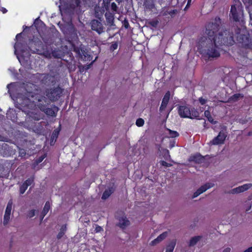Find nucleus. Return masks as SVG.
I'll use <instances>...</instances> for the list:
<instances>
[{"label":"nucleus","mask_w":252,"mask_h":252,"mask_svg":"<svg viewBox=\"0 0 252 252\" xmlns=\"http://www.w3.org/2000/svg\"><path fill=\"white\" fill-rule=\"evenodd\" d=\"M65 230H66V226L65 225L62 226L60 229V231L59 232V233H58V234L57 235L58 239H60L63 236V235H64V234L65 233Z\"/></svg>","instance_id":"393cba45"},{"label":"nucleus","mask_w":252,"mask_h":252,"mask_svg":"<svg viewBox=\"0 0 252 252\" xmlns=\"http://www.w3.org/2000/svg\"><path fill=\"white\" fill-rule=\"evenodd\" d=\"M176 244V241L175 240H173L172 241H171L167 246L165 252H173L174 249L175 247Z\"/></svg>","instance_id":"6ab92c4d"},{"label":"nucleus","mask_w":252,"mask_h":252,"mask_svg":"<svg viewBox=\"0 0 252 252\" xmlns=\"http://www.w3.org/2000/svg\"><path fill=\"white\" fill-rule=\"evenodd\" d=\"M240 96H242L240 94H237L233 95V97L234 99H237Z\"/></svg>","instance_id":"58836bf2"},{"label":"nucleus","mask_w":252,"mask_h":252,"mask_svg":"<svg viewBox=\"0 0 252 252\" xmlns=\"http://www.w3.org/2000/svg\"><path fill=\"white\" fill-rule=\"evenodd\" d=\"M81 58L85 61H91L92 60V57L87 52L84 50H81V53H80Z\"/></svg>","instance_id":"f3484780"},{"label":"nucleus","mask_w":252,"mask_h":252,"mask_svg":"<svg viewBox=\"0 0 252 252\" xmlns=\"http://www.w3.org/2000/svg\"><path fill=\"white\" fill-rule=\"evenodd\" d=\"M160 164L163 166L169 167L171 166V164L166 162L165 161L162 160L160 162Z\"/></svg>","instance_id":"7c9ffc66"},{"label":"nucleus","mask_w":252,"mask_h":252,"mask_svg":"<svg viewBox=\"0 0 252 252\" xmlns=\"http://www.w3.org/2000/svg\"><path fill=\"white\" fill-rule=\"evenodd\" d=\"M222 35L220 32L219 36L213 38H202L199 41L198 49L203 56L208 58H218L220 56V47L223 45H232L234 43L233 36L229 35L226 39H220V36Z\"/></svg>","instance_id":"f257e3e1"},{"label":"nucleus","mask_w":252,"mask_h":252,"mask_svg":"<svg viewBox=\"0 0 252 252\" xmlns=\"http://www.w3.org/2000/svg\"><path fill=\"white\" fill-rule=\"evenodd\" d=\"M144 124V121L141 118L138 119L136 121V125L138 126H142Z\"/></svg>","instance_id":"cd10ccee"},{"label":"nucleus","mask_w":252,"mask_h":252,"mask_svg":"<svg viewBox=\"0 0 252 252\" xmlns=\"http://www.w3.org/2000/svg\"><path fill=\"white\" fill-rule=\"evenodd\" d=\"M251 208H252V205L250 203H249L248 204L247 207L246 208V211L249 212V211L251 210Z\"/></svg>","instance_id":"e433bc0d"},{"label":"nucleus","mask_w":252,"mask_h":252,"mask_svg":"<svg viewBox=\"0 0 252 252\" xmlns=\"http://www.w3.org/2000/svg\"><path fill=\"white\" fill-rule=\"evenodd\" d=\"M198 157H201V156L200 155L194 156L193 157V160L195 161H197V158Z\"/></svg>","instance_id":"c03bdc74"},{"label":"nucleus","mask_w":252,"mask_h":252,"mask_svg":"<svg viewBox=\"0 0 252 252\" xmlns=\"http://www.w3.org/2000/svg\"><path fill=\"white\" fill-rule=\"evenodd\" d=\"M178 113L182 118H189L190 119L197 118L199 117L198 112L195 109H190L186 106H179L178 107Z\"/></svg>","instance_id":"20e7f679"},{"label":"nucleus","mask_w":252,"mask_h":252,"mask_svg":"<svg viewBox=\"0 0 252 252\" xmlns=\"http://www.w3.org/2000/svg\"><path fill=\"white\" fill-rule=\"evenodd\" d=\"M50 208V203L49 202H47L45 206L44 207L43 210L42 212V217L41 220H42L44 218V217L47 214V213L48 212Z\"/></svg>","instance_id":"aec40b11"},{"label":"nucleus","mask_w":252,"mask_h":252,"mask_svg":"<svg viewBox=\"0 0 252 252\" xmlns=\"http://www.w3.org/2000/svg\"><path fill=\"white\" fill-rule=\"evenodd\" d=\"M41 111L43 112L46 115L53 117L56 116L57 113L59 111V108L55 105L52 106L51 108L45 107Z\"/></svg>","instance_id":"ddd939ff"},{"label":"nucleus","mask_w":252,"mask_h":252,"mask_svg":"<svg viewBox=\"0 0 252 252\" xmlns=\"http://www.w3.org/2000/svg\"><path fill=\"white\" fill-rule=\"evenodd\" d=\"M204 115L206 118H208L211 116L210 112L208 110H206L204 112Z\"/></svg>","instance_id":"f704fd0d"},{"label":"nucleus","mask_w":252,"mask_h":252,"mask_svg":"<svg viewBox=\"0 0 252 252\" xmlns=\"http://www.w3.org/2000/svg\"><path fill=\"white\" fill-rule=\"evenodd\" d=\"M112 190L111 189H106L103 192L102 195V199L105 200L108 198L109 196L112 194Z\"/></svg>","instance_id":"b1692460"},{"label":"nucleus","mask_w":252,"mask_h":252,"mask_svg":"<svg viewBox=\"0 0 252 252\" xmlns=\"http://www.w3.org/2000/svg\"><path fill=\"white\" fill-rule=\"evenodd\" d=\"M35 210H32L28 212V216L29 218H32L35 215Z\"/></svg>","instance_id":"c756f323"},{"label":"nucleus","mask_w":252,"mask_h":252,"mask_svg":"<svg viewBox=\"0 0 252 252\" xmlns=\"http://www.w3.org/2000/svg\"><path fill=\"white\" fill-rule=\"evenodd\" d=\"M130 224L129 220L126 217H122L119 219L118 225L122 228L124 229Z\"/></svg>","instance_id":"dca6fc26"},{"label":"nucleus","mask_w":252,"mask_h":252,"mask_svg":"<svg viewBox=\"0 0 252 252\" xmlns=\"http://www.w3.org/2000/svg\"><path fill=\"white\" fill-rule=\"evenodd\" d=\"M200 236H197L192 237L189 242V246L192 247L195 245L201 239Z\"/></svg>","instance_id":"a211bd4d"},{"label":"nucleus","mask_w":252,"mask_h":252,"mask_svg":"<svg viewBox=\"0 0 252 252\" xmlns=\"http://www.w3.org/2000/svg\"><path fill=\"white\" fill-rule=\"evenodd\" d=\"M168 233L164 232L159 235L156 239L152 241L150 244L152 246L155 245L159 242H161L162 240L165 239L167 236Z\"/></svg>","instance_id":"2eb2a0df"},{"label":"nucleus","mask_w":252,"mask_h":252,"mask_svg":"<svg viewBox=\"0 0 252 252\" xmlns=\"http://www.w3.org/2000/svg\"><path fill=\"white\" fill-rule=\"evenodd\" d=\"M28 114L31 118L36 121L39 120L42 117L41 115L39 112L36 114H33V112H29Z\"/></svg>","instance_id":"412c9836"},{"label":"nucleus","mask_w":252,"mask_h":252,"mask_svg":"<svg viewBox=\"0 0 252 252\" xmlns=\"http://www.w3.org/2000/svg\"><path fill=\"white\" fill-rule=\"evenodd\" d=\"M102 230V228L101 227L99 226H97L95 228V231L96 232H99L101 231Z\"/></svg>","instance_id":"c9c22d12"},{"label":"nucleus","mask_w":252,"mask_h":252,"mask_svg":"<svg viewBox=\"0 0 252 252\" xmlns=\"http://www.w3.org/2000/svg\"><path fill=\"white\" fill-rule=\"evenodd\" d=\"M165 132L166 134L168 135L170 137L174 138L179 136V133L177 131L171 130L169 129H167Z\"/></svg>","instance_id":"4be33fe9"},{"label":"nucleus","mask_w":252,"mask_h":252,"mask_svg":"<svg viewBox=\"0 0 252 252\" xmlns=\"http://www.w3.org/2000/svg\"><path fill=\"white\" fill-rule=\"evenodd\" d=\"M62 93V90L60 87L50 89L46 92V96L50 101H55L58 100Z\"/></svg>","instance_id":"423d86ee"},{"label":"nucleus","mask_w":252,"mask_h":252,"mask_svg":"<svg viewBox=\"0 0 252 252\" xmlns=\"http://www.w3.org/2000/svg\"><path fill=\"white\" fill-rule=\"evenodd\" d=\"M72 30H73L74 32H73V33H72V38L75 39V38H77V33H76V32L73 29H72Z\"/></svg>","instance_id":"ea45409f"},{"label":"nucleus","mask_w":252,"mask_h":252,"mask_svg":"<svg viewBox=\"0 0 252 252\" xmlns=\"http://www.w3.org/2000/svg\"><path fill=\"white\" fill-rule=\"evenodd\" d=\"M222 27V24L220 19L216 17L212 19L206 26V33L208 35V38L213 39L214 37H218L220 32L222 33V35L220 36V39H226L229 37V35L233 36L232 33H230L227 30H223L220 31Z\"/></svg>","instance_id":"7ed1b4c3"},{"label":"nucleus","mask_w":252,"mask_h":252,"mask_svg":"<svg viewBox=\"0 0 252 252\" xmlns=\"http://www.w3.org/2000/svg\"><path fill=\"white\" fill-rule=\"evenodd\" d=\"M231 251V249L230 248H226L225 249H224L222 252H230Z\"/></svg>","instance_id":"37998d69"},{"label":"nucleus","mask_w":252,"mask_h":252,"mask_svg":"<svg viewBox=\"0 0 252 252\" xmlns=\"http://www.w3.org/2000/svg\"><path fill=\"white\" fill-rule=\"evenodd\" d=\"M241 30L238 29L236 33L237 40L239 43H242L244 47L252 48V44L250 45L249 44L250 40L248 35L242 33H241Z\"/></svg>","instance_id":"6e6552de"},{"label":"nucleus","mask_w":252,"mask_h":252,"mask_svg":"<svg viewBox=\"0 0 252 252\" xmlns=\"http://www.w3.org/2000/svg\"><path fill=\"white\" fill-rule=\"evenodd\" d=\"M92 29L96 31L98 34L104 32V28L102 23L97 20H93L91 22Z\"/></svg>","instance_id":"f8f14e48"},{"label":"nucleus","mask_w":252,"mask_h":252,"mask_svg":"<svg viewBox=\"0 0 252 252\" xmlns=\"http://www.w3.org/2000/svg\"><path fill=\"white\" fill-rule=\"evenodd\" d=\"M20 36H21V33L17 34V35L16 36V38L18 39Z\"/></svg>","instance_id":"09e8293b"},{"label":"nucleus","mask_w":252,"mask_h":252,"mask_svg":"<svg viewBox=\"0 0 252 252\" xmlns=\"http://www.w3.org/2000/svg\"><path fill=\"white\" fill-rule=\"evenodd\" d=\"M252 187V184L251 183L245 184L243 185L239 186L237 188L230 189L227 192V193L230 194H238L248 190Z\"/></svg>","instance_id":"9d476101"},{"label":"nucleus","mask_w":252,"mask_h":252,"mask_svg":"<svg viewBox=\"0 0 252 252\" xmlns=\"http://www.w3.org/2000/svg\"><path fill=\"white\" fill-rule=\"evenodd\" d=\"M111 9L114 11H116L117 10V6L115 2H112L111 5Z\"/></svg>","instance_id":"2f4dec72"},{"label":"nucleus","mask_w":252,"mask_h":252,"mask_svg":"<svg viewBox=\"0 0 252 252\" xmlns=\"http://www.w3.org/2000/svg\"><path fill=\"white\" fill-rule=\"evenodd\" d=\"M191 0H188V3H187V4L186 7L185 8V9H186V8H187V7L189 6V5L190 4V3H191Z\"/></svg>","instance_id":"a18cd8bd"},{"label":"nucleus","mask_w":252,"mask_h":252,"mask_svg":"<svg viewBox=\"0 0 252 252\" xmlns=\"http://www.w3.org/2000/svg\"><path fill=\"white\" fill-rule=\"evenodd\" d=\"M105 17L106 18V20L107 22L109 24H112L114 21L113 15L110 12H106L105 14Z\"/></svg>","instance_id":"5701e85b"},{"label":"nucleus","mask_w":252,"mask_h":252,"mask_svg":"<svg viewBox=\"0 0 252 252\" xmlns=\"http://www.w3.org/2000/svg\"><path fill=\"white\" fill-rule=\"evenodd\" d=\"M243 15L242 4L239 0L236 1L235 4L231 6L230 16L235 21H239Z\"/></svg>","instance_id":"39448f33"},{"label":"nucleus","mask_w":252,"mask_h":252,"mask_svg":"<svg viewBox=\"0 0 252 252\" xmlns=\"http://www.w3.org/2000/svg\"><path fill=\"white\" fill-rule=\"evenodd\" d=\"M199 102L202 104L203 105L206 103L207 100L205 99H204L202 97L199 98Z\"/></svg>","instance_id":"473e14b6"},{"label":"nucleus","mask_w":252,"mask_h":252,"mask_svg":"<svg viewBox=\"0 0 252 252\" xmlns=\"http://www.w3.org/2000/svg\"><path fill=\"white\" fill-rule=\"evenodd\" d=\"M35 85L28 83L24 87L25 94H21L17 98V102L23 107H27L30 109L44 110L50 101L48 98L40 94H35L32 91L35 88Z\"/></svg>","instance_id":"f03ea898"},{"label":"nucleus","mask_w":252,"mask_h":252,"mask_svg":"<svg viewBox=\"0 0 252 252\" xmlns=\"http://www.w3.org/2000/svg\"><path fill=\"white\" fill-rule=\"evenodd\" d=\"M12 204V200H10L7 203L3 217V223L4 226L7 225L10 221Z\"/></svg>","instance_id":"1a4fd4ad"},{"label":"nucleus","mask_w":252,"mask_h":252,"mask_svg":"<svg viewBox=\"0 0 252 252\" xmlns=\"http://www.w3.org/2000/svg\"><path fill=\"white\" fill-rule=\"evenodd\" d=\"M170 96V92L169 91L167 92L163 98L161 105L160 106L159 109L160 111H162L166 107V106H167V105L168 103V101L169 100Z\"/></svg>","instance_id":"4468645a"},{"label":"nucleus","mask_w":252,"mask_h":252,"mask_svg":"<svg viewBox=\"0 0 252 252\" xmlns=\"http://www.w3.org/2000/svg\"><path fill=\"white\" fill-rule=\"evenodd\" d=\"M17 43H16L14 45V48L16 49V46H17Z\"/></svg>","instance_id":"8fccbe9b"},{"label":"nucleus","mask_w":252,"mask_h":252,"mask_svg":"<svg viewBox=\"0 0 252 252\" xmlns=\"http://www.w3.org/2000/svg\"><path fill=\"white\" fill-rule=\"evenodd\" d=\"M27 188H28L27 185H26V184H25L23 183V184L21 185V186L20 187V193L23 194L25 192V191L26 190Z\"/></svg>","instance_id":"bb28decb"},{"label":"nucleus","mask_w":252,"mask_h":252,"mask_svg":"<svg viewBox=\"0 0 252 252\" xmlns=\"http://www.w3.org/2000/svg\"><path fill=\"white\" fill-rule=\"evenodd\" d=\"M45 158L44 156L40 157L36 161L37 163L41 162Z\"/></svg>","instance_id":"4c0bfd02"},{"label":"nucleus","mask_w":252,"mask_h":252,"mask_svg":"<svg viewBox=\"0 0 252 252\" xmlns=\"http://www.w3.org/2000/svg\"><path fill=\"white\" fill-rule=\"evenodd\" d=\"M243 252H252V246L251 247H249L247 250L244 251Z\"/></svg>","instance_id":"79ce46f5"},{"label":"nucleus","mask_w":252,"mask_h":252,"mask_svg":"<svg viewBox=\"0 0 252 252\" xmlns=\"http://www.w3.org/2000/svg\"><path fill=\"white\" fill-rule=\"evenodd\" d=\"M207 119H208V120L212 124H215L216 123V122L214 121V119L211 116L210 117H208Z\"/></svg>","instance_id":"72a5a7b5"},{"label":"nucleus","mask_w":252,"mask_h":252,"mask_svg":"<svg viewBox=\"0 0 252 252\" xmlns=\"http://www.w3.org/2000/svg\"><path fill=\"white\" fill-rule=\"evenodd\" d=\"M245 3H248L250 5H252V0H244Z\"/></svg>","instance_id":"a19ab883"},{"label":"nucleus","mask_w":252,"mask_h":252,"mask_svg":"<svg viewBox=\"0 0 252 252\" xmlns=\"http://www.w3.org/2000/svg\"><path fill=\"white\" fill-rule=\"evenodd\" d=\"M226 130V127L224 126L223 129L221 130L219 132L218 135L213 139V140L210 142V143L214 145L223 144L227 136Z\"/></svg>","instance_id":"0eeeda50"},{"label":"nucleus","mask_w":252,"mask_h":252,"mask_svg":"<svg viewBox=\"0 0 252 252\" xmlns=\"http://www.w3.org/2000/svg\"><path fill=\"white\" fill-rule=\"evenodd\" d=\"M94 61H95V60L93 61L92 62V63H93L94 62Z\"/></svg>","instance_id":"603ef678"},{"label":"nucleus","mask_w":252,"mask_h":252,"mask_svg":"<svg viewBox=\"0 0 252 252\" xmlns=\"http://www.w3.org/2000/svg\"><path fill=\"white\" fill-rule=\"evenodd\" d=\"M33 182V178H31L28 179H27L26 181L24 182V184L27 185V187H28L29 186L31 185L32 184Z\"/></svg>","instance_id":"c85d7f7f"},{"label":"nucleus","mask_w":252,"mask_h":252,"mask_svg":"<svg viewBox=\"0 0 252 252\" xmlns=\"http://www.w3.org/2000/svg\"><path fill=\"white\" fill-rule=\"evenodd\" d=\"M214 186V184L207 183L201 187H200L195 192H194L192 198H194L199 196L201 193L204 192L207 189L212 188Z\"/></svg>","instance_id":"9b49d317"},{"label":"nucleus","mask_w":252,"mask_h":252,"mask_svg":"<svg viewBox=\"0 0 252 252\" xmlns=\"http://www.w3.org/2000/svg\"><path fill=\"white\" fill-rule=\"evenodd\" d=\"M6 11V9H4L3 10V13H5Z\"/></svg>","instance_id":"3c124183"},{"label":"nucleus","mask_w":252,"mask_h":252,"mask_svg":"<svg viewBox=\"0 0 252 252\" xmlns=\"http://www.w3.org/2000/svg\"><path fill=\"white\" fill-rule=\"evenodd\" d=\"M118 44L117 42H113L110 47V50L113 52L118 48Z\"/></svg>","instance_id":"a878e982"},{"label":"nucleus","mask_w":252,"mask_h":252,"mask_svg":"<svg viewBox=\"0 0 252 252\" xmlns=\"http://www.w3.org/2000/svg\"><path fill=\"white\" fill-rule=\"evenodd\" d=\"M19 153L21 156H23L26 154V153L25 152L24 150H20Z\"/></svg>","instance_id":"49530a36"},{"label":"nucleus","mask_w":252,"mask_h":252,"mask_svg":"<svg viewBox=\"0 0 252 252\" xmlns=\"http://www.w3.org/2000/svg\"><path fill=\"white\" fill-rule=\"evenodd\" d=\"M249 15L250 19L252 20V12L250 11H249Z\"/></svg>","instance_id":"de8ad7c7"}]
</instances>
